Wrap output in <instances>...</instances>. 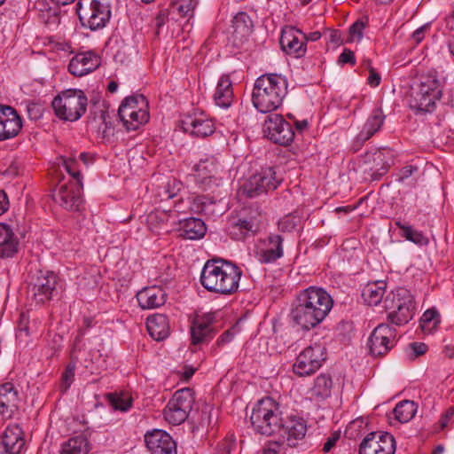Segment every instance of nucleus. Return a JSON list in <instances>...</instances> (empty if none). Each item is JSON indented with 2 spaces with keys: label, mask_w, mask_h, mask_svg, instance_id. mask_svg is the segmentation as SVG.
<instances>
[{
  "label": "nucleus",
  "mask_w": 454,
  "mask_h": 454,
  "mask_svg": "<svg viewBox=\"0 0 454 454\" xmlns=\"http://www.w3.org/2000/svg\"><path fill=\"white\" fill-rule=\"evenodd\" d=\"M333 305L331 295L323 288L309 286L299 293L291 309L293 322L309 331L327 317Z\"/></svg>",
  "instance_id": "nucleus-1"
},
{
  "label": "nucleus",
  "mask_w": 454,
  "mask_h": 454,
  "mask_svg": "<svg viewBox=\"0 0 454 454\" xmlns=\"http://www.w3.org/2000/svg\"><path fill=\"white\" fill-rule=\"evenodd\" d=\"M242 270L223 260H209L202 268L200 283L207 291L219 294H232L239 289Z\"/></svg>",
  "instance_id": "nucleus-2"
},
{
  "label": "nucleus",
  "mask_w": 454,
  "mask_h": 454,
  "mask_svg": "<svg viewBox=\"0 0 454 454\" xmlns=\"http://www.w3.org/2000/svg\"><path fill=\"white\" fill-rule=\"evenodd\" d=\"M287 80L277 74H262L255 80L252 102L261 113H270L278 109L287 95Z\"/></svg>",
  "instance_id": "nucleus-3"
},
{
  "label": "nucleus",
  "mask_w": 454,
  "mask_h": 454,
  "mask_svg": "<svg viewBox=\"0 0 454 454\" xmlns=\"http://www.w3.org/2000/svg\"><path fill=\"white\" fill-rule=\"evenodd\" d=\"M250 421L257 434L267 436L280 434L284 427L279 404L270 397L257 402L253 408Z\"/></svg>",
  "instance_id": "nucleus-4"
},
{
  "label": "nucleus",
  "mask_w": 454,
  "mask_h": 454,
  "mask_svg": "<svg viewBox=\"0 0 454 454\" xmlns=\"http://www.w3.org/2000/svg\"><path fill=\"white\" fill-rule=\"evenodd\" d=\"M388 311L387 319L391 324L402 325L412 319L415 313V301L411 292L403 287L391 291L383 301Z\"/></svg>",
  "instance_id": "nucleus-5"
},
{
  "label": "nucleus",
  "mask_w": 454,
  "mask_h": 454,
  "mask_svg": "<svg viewBox=\"0 0 454 454\" xmlns=\"http://www.w3.org/2000/svg\"><path fill=\"white\" fill-rule=\"evenodd\" d=\"M88 98L81 90H67L54 98L51 106L60 120L75 121L86 112Z\"/></svg>",
  "instance_id": "nucleus-6"
},
{
  "label": "nucleus",
  "mask_w": 454,
  "mask_h": 454,
  "mask_svg": "<svg viewBox=\"0 0 454 454\" xmlns=\"http://www.w3.org/2000/svg\"><path fill=\"white\" fill-rule=\"evenodd\" d=\"M112 0H79L77 13L83 27L90 30L104 27L111 17Z\"/></svg>",
  "instance_id": "nucleus-7"
},
{
  "label": "nucleus",
  "mask_w": 454,
  "mask_h": 454,
  "mask_svg": "<svg viewBox=\"0 0 454 454\" xmlns=\"http://www.w3.org/2000/svg\"><path fill=\"white\" fill-rule=\"evenodd\" d=\"M283 179L281 173L276 168L268 167L250 176L240 187V192L248 198H255L276 190Z\"/></svg>",
  "instance_id": "nucleus-8"
},
{
  "label": "nucleus",
  "mask_w": 454,
  "mask_h": 454,
  "mask_svg": "<svg viewBox=\"0 0 454 454\" xmlns=\"http://www.w3.org/2000/svg\"><path fill=\"white\" fill-rule=\"evenodd\" d=\"M194 403L193 393L190 388L175 392L164 409L165 419L173 425H180L186 420Z\"/></svg>",
  "instance_id": "nucleus-9"
},
{
  "label": "nucleus",
  "mask_w": 454,
  "mask_h": 454,
  "mask_svg": "<svg viewBox=\"0 0 454 454\" xmlns=\"http://www.w3.org/2000/svg\"><path fill=\"white\" fill-rule=\"evenodd\" d=\"M325 360V348L314 343L304 348L297 356L293 365L295 374L300 377L309 376L317 372Z\"/></svg>",
  "instance_id": "nucleus-10"
},
{
  "label": "nucleus",
  "mask_w": 454,
  "mask_h": 454,
  "mask_svg": "<svg viewBox=\"0 0 454 454\" xmlns=\"http://www.w3.org/2000/svg\"><path fill=\"white\" fill-rule=\"evenodd\" d=\"M58 277L52 271L36 270L30 277L28 294L37 303H43L53 296Z\"/></svg>",
  "instance_id": "nucleus-11"
},
{
  "label": "nucleus",
  "mask_w": 454,
  "mask_h": 454,
  "mask_svg": "<svg viewBox=\"0 0 454 454\" xmlns=\"http://www.w3.org/2000/svg\"><path fill=\"white\" fill-rule=\"evenodd\" d=\"M442 97L440 82L434 76H425L421 79L419 90L415 95V101L419 111L431 112L436 101Z\"/></svg>",
  "instance_id": "nucleus-12"
},
{
  "label": "nucleus",
  "mask_w": 454,
  "mask_h": 454,
  "mask_svg": "<svg viewBox=\"0 0 454 454\" xmlns=\"http://www.w3.org/2000/svg\"><path fill=\"white\" fill-rule=\"evenodd\" d=\"M397 341L396 330L387 324L379 325L371 333L368 345L374 356L386 355Z\"/></svg>",
  "instance_id": "nucleus-13"
},
{
  "label": "nucleus",
  "mask_w": 454,
  "mask_h": 454,
  "mask_svg": "<svg viewBox=\"0 0 454 454\" xmlns=\"http://www.w3.org/2000/svg\"><path fill=\"white\" fill-rule=\"evenodd\" d=\"M264 133L275 144L289 145L294 138L292 125L280 114H270L264 122Z\"/></svg>",
  "instance_id": "nucleus-14"
},
{
  "label": "nucleus",
  "mask_w": 454,
  "mask_h": 454,
  "mask_svg": "<svg viewBox=\"0 0 454 454\" xmlns=\"http://www.w3.org/2000/svg\"><path fill=\"white\" fill-rule=\"evenodd\" d=\"M396 442L387 432L369 433L361 442L359 454H395Z\"/></svg>",
  "instance_id": "nucleus-15"
},
{
  "label": "nucleus",
  "mask_w": 454,
  "mask_h": 454,
  "mask_svg": "<svg viewBox=\"0 0 454 454\" xmlns=\"http://www.w3.org/2000/svg\"><path fill=\"white\" fill-rule=\"evenodd\" d=\"M145 442L151 454H176V444L170 434L154 429L145 434Z\"/></svg>",
  "instance_id": "nucleus-16"
},
{
  "label": "nucleus",
  "mask_w": 454,
  "mask_h": 454,
  "mask_svg": "<svg viewBox=\"0 0 454 454\" xmlns=\"http://www.w3.org/2000/svg\"><path fill=\"white\" fill-rule=\"evenodd\" d=\"M52 196L53 200L62 207L77 211L82 204L81 184L78 183L63 184Z\"/></svg>",
  "instance_id": "nucleus-17"
},
{
  "label": "nucleus",
  "mask_w": 454,
  "mask_h": 454,
  "mask_svg": "<svg viewBox=\"0 0 454 454\" xmlns=\"http://www.w3.org/2000/svg\"><path fill=\"white\" fill-rule=\"evenodd\" d=\"M279 43L286 54L294 58L303 57L307 51L306 43L301 39V31L294 27L283 28Z\"/></svg>",
  "instance_id": "nucleus-18"
},
{
  "label": "nucleus",
  "mask_w": 454,
  "mask_h": 454,
  "mask_svg": "<svg viewBox=\"0 0 454 454\" xmlns=\"http://www.w3.org/2000/svg\"><path fill=\"white\" fill-rule=\"evenodd\" d=\"M365 163L371 164L369 169L372 172V180H379L394 164V153L389 148H383L372 153L366 154Z\"/></svg>",
  "instance_id": "nucleus-19"
},
{
  "label": "nucleus",
  "mask_w": 454,
  "mask_h": 454,
  "mask_svg": "<svg viewBox=\"0 0 454 454\" xmlns=\"http://www.w3.org/2000/svg\"><path fill=\"white\" fill-rule=\"evenodd\" d=\"M184 131L190 132L192 136L206 137L215 131V125L211 119L204 113H195L182 121Z\"/></svg>",
  "instance_id": "nucleus-20"
},
{
  "label": "nucleus",
  "mask_w": 454,
  "mask_h": 454,
  "mask_svg": "<svg viewBox=\"0 0 454 454\" xmlns=\"http://www.w3.org/2000/svg\"><path fill=\"white\" fill-rule=\"evenodd\" d=\"M254 222L249 219L244 211L228 216L227 231L232 239H245L249 232L254 231Z\"/></svg>",
  "instance_id": "nucleus-21"
},
{
  "label": "nucleus",
  "mask_w": 454,
  "mask_h": 454,
  "mask_svg": "<svg viewBox=\"0 0 454 454\" xmlns=\"http://www.w3.org/2000/svg\"><path fill=\"white\" fill-rule=\"evenodd\" d=\"M99 64V59L92 51L80 52L70 60L68 71L73 75L81 77L96 70Z\"/></svg>",
  "instance_id": "nucleus-22"
},
{
  "label": "nucleus",
  "mask_w": 454,
  "mask_h": 454,
  "mask_svg": "<svg viewBox=\"0 0 454 454\" xmlns=\"http://www.w3.org/2000/svg\"><path fill=\"white\" fill-rule=\"evenodd\" d=\"M21 129V121L11 106H0V141L15 137Z\"/></svg>",
  "instance_id": "nucleus-23"
},
{
  "label": "nucleus",
  "mask_w": 454,
  "mask_h": 454,
  "mask_svg": "<svg viewBox=\"0 0 454 454\" xmlns=\"http://www.w3.org/2000/svg\"><path fill=\"white\" fill-rule=\"evenodd\" d=\"M19 393L13 383L5 382L0 385V416L11 418L18 410Z\"/></svg>",
  "instance_id": "nucleus-24"
},
{
  "label": "nucleus",
  "mask_w": 454,
  "mask_h": 454,
  "mask_svg": "<svg viewBox=\"0 0 454 454\" xmlns=\"http://www.w3.org/2000/svg\"><path fill=\"white\" fill-rule=\"evenodd\" d=\"M284 239L278 234H270L264 240V247L257 252V257L262 263H272L284 254Z\"/></svg>",
  "instance_id": "nucleus-25"
},
{
  "label": "nucleus",
  "mask_w": 454,
  "mask_h": 454,
  "mask_svg": "<svg viewBox=\"0 0 454 454\" xmlns=\"http://www.w3.org/2000/svg\"><path fill=\"white\" fill-rule=\"evenodd\" d=\"M213 318L209 315L197 317L191 327L192 343L193 345L209 341L214 337Z\"/></svg>",
  "instance_id": "nucleus-26"
},
{
  "label": "nucleus",
  "mask_w": 454,
  "mask_h": 454,
  "mask_svg": "<svg viewBox=\"0 0 454 454\" xmlns=\"http://www.w3.org/2000/svg\"><path fill=\"white\" fill-rule=\"evenodd\" d=\"M139 306L143 309H156L166 301L165 292L158 286L145 287L137 294Z\"/></svg>",
  "instance_id": "nucleus-27"
},
{
  "label": "nucleus",
  "mask_w": 454,
  "mask_h": 454,
  "mask_svg": "<svg viewBox=\"0 0 454 454\" xmlns=\"http://www.w3.org/2000/svg\"><path fill=\"white\" fill-rule=\"evenodd\" d=\"M307 425L302 419H292L287 424L284 423L283 430L279 434L286 438L287 445L296 447L299 441L306 435Z\"/></svg>",
  "instance_id": "nucleus-28"
},
{
  "label": "nucleus",
  "mask_w": 454,
  "mask_h": 454,
  "mask_svg": "<svg viewBox=\"0 0 454 454\" xmlns=\"http://www.w3.org/2000/svg\"><path fill=\"white\" fill-rule=\"evenodd\" d=\"M19 240L12 228L4 223H0V257H12L18 252Z\"/></svg>",
  "instance_id": "nucleus-29"
},
{
  "label": "nucleus",
  "mask_w": 454,
  "mask_h": 454,
  "mask_svg": "<svg viewBox=\"0 0 454 454\" xmlns=\"http://www.w3.org/2000/svg\"><path fill=\"white\" fill-rule=\"evenodd\" d=\"M234 98L232 82L229 75H223L219 79L214 94V101L221 108L231 106Z\"/></svg>",
  "instance_id": "nucleus-30"
},
{
  "label": "nucleus",
  "mask_w": 454,
  "mask_h": 454,
  "mask_svg": "<svg viewBox=\"0 0 454 454\" xmlns=\"http://www.w3.org/2000/svg\"><path fill=\"white\" fill-rule=\"evenodd\" d=\"M1 441L9 454H19L25 445L22 429L17 425L7 427Z\"/></svg>",
  "instance_id": "nucleus-31"
},
{
  "label": "nucleus",
  "mask_w": 454,
  "mask_h": 454,
  "mask_svg": "<svg viewBox=\"0 0 454 454\" xmlns=\"http://www.w3.org/2000/svg\"><path fill=\"white\" fill-rule=\"evenodd\" d=\"M180 236L185 239H200L204 237L207 231L204 222L196 217H191L180 222Z\"/></svg>",
  "instance_id": "nucleus-32"
},
{
  "label": "nucleus",
  "mask_w": 454,
  "mask_h": 454,
  "mask_svg": "<svg viewBox=\"0 0 454 454\" xmlns=\"http://www.w3.org/2000/svg\"><path fill=\"white\" fill-rule=\"evenodd\" d=\"M146 327L151 337L158 341L164 340L169 334L168 317L162 314L148 317Z\"/></svg>",
  "instance_id": "nucleus-33"
},
{
  "label": "nucleus",
  "mask_w": 454,
  "mask_h": 454,
  "mask_svg": "<svg viewBox=\"0 0 454 454\" xmlns=\"http://www.w3.org/2000/svg\"><path fill=\"white\" fill-rule=\"evenodd\" d=\"M196 171L200 184L205 187H210V184L216 181L215 177L217 171L216 160L213 157L201 160L196 165Z\"/></svg>",
  "instance_id": "nucleus-34"
},
{
  "label": "nucleus",
  "mask_w": 454,
  "mask_h": 454,
  "mask_svg": "<svg viewBox=\"0 0 454 454\" xmlns=\"http://www.w3.org/2000/svg\"><path fill=\"white\" fill-rule=\"evenodd\" d=\"M385 115L380 108L372 110L371 115L364 123L363 129L358 134V139L366 141L378 132L384 123Z\"/></svg>",
  "instance_id": "nucleus-35"
},
{
  "label": "nucleus",
  "mask_w": 454,
  "mask_h": 454,
  "mask_svg": "<svg viewBox=\"0 0 454 454\" xmlns=\"http://www.w3.org/2000/svg\"><path fill=\"white\" fill-rule=\"evenodd\" d=\"M332 387L331 376L322 373L315 379L314 385L309 390L310 396L316 401H323L331 395Z\"/></svg>",
  "instance_id": "nucleus-36"
},
{
  "label": "nucleus",
  "mask_w": 454,
  "mask_h": 454,
  "mask_svg": "<svg viewBox=\"0 0 454 454\" xmlns=\"http://www.w3.org/2000/svg\"><path fill=\"white\" fill-rule=\"evenodd\" d=\"M91 445L83 434L69 438L62 443L60 454H89Z\"/></svg>",
  "instance_id": "nucleus-37"
},
{
  "label": "nucleus",
  "mask_w": 454,
  "mask_h": 454,
  "mask_svg": "<svg viewBox=\"0 0 454 454\" xmlns=\"http://www.w3.org/2000/svg\"><path fill=\"white\" fill-rule=\"evenodd\" d=\"M386 287L387 284L385 281L368 283L363 288L362 297L368 305H378L383 299L386 293Z\"/></svg>",
  "instance_id": "nucleus-38"
},
{
  "label": "nucleus",
  "mask_w": 454,
  "mask_h": 454,
  "mask_svg": "<svg viewBox=\"0 0 454 454\" xmlns=\"http://www.w3.org/2000/svg\"><path fill=\"white\" fill-rule=\"evenodd\" d=\"M148 102L145 96L137 95L126 98L121 104L118 110L119 119H125L130 117L133 113L137 111V108H147Z\"/></svg>",
  "instance_id": "nucleus-39"
},
{
  "label": "nucleus",
  "mask_w": 454,
  "mask_h": 454,
  "mask_svg": "<svg viewBox=\"0 0 454 454\" xmlns=\"http://www.w3.org/2000/svg\"><path fill=\"white\" fill-rule=\"evenodd\" d=\"M192 210L198 214L207 216H215L221 214L216 202L207 196H197L193 199Z\"/></svg>",
  "instance_id": "nucleus-40"
},
{
  "label": "nucleus",
  "mask_w": 454,
  "mask_h": 454,
  "mask_svg": "<svg viewBox=\"0 0 454 454\" xmlns=\"http://www.w3.org/2000/svg\"><path fill=\"white\" fill-rule=\"evenodd\" d=\"M253 22L246 12H239L232 20L233 35L236 38L242 40L247 38L252 32Z\"/></svg>",
  "instance_id": "nucleus-41"
},
{
  "label": "nucleus",
  "mask_w": 454,
  "mask_h": 454,
  "mask_svg": "<svg viewBox=\"0 0 454 454\" xmlns=\"http://www.w3.org/2000/svg\"><path fill=\"white\" fill-rule=\"evenodd\" d=\"M169 217V213L165 210L155 209L152 211L148 214L146 219L149 229L153 232L160 233L161 230L167 227Z\"/></svg>",
  "instance_id": "nucleus-42"
},
{
  "label": "nucleus",
  "mask_w": 454,
  "mask_h": 454,
  "mask_svg": "<svg viewBox=\"0 0 454 454\" xmlns=\"http://www.w3.org/2000/svg\"><path fill=\"white\" fill-rule=\"evenodd\" d=\"M416 411L417 406L413 401L403 400L395 405L393 412L399 422L405 423L414 417Z\"/></svg>",
  "instance_id": "nucleus-43"
},
{
  "label": "nucleus",
  "mask_w": 454,
  "mask_h": 454,
  "mask_svg": "<svg viewBox=\"0 0 454 454\" xmlns=\"http://www.w3.org/2000/svg\"><path fill=\"white\" fill-rule=\"evenodd\" d=\"M127 130H137L139 127L146 123L149 120V113L146 108H137L130 117L120 119Z\"/></svg>",
  "instance_id": "nucleus-44"
},
{
  "label": "nucleus",
  "mask_w": 454,
  "mask_h": 454,
  "mask_svg": "<svg viewBox=\"0 0 454 454\" xmlns=\"http://www.w3.org/2000/svg\"><path fill=\"white\" fill-rule=\"evenodd\" d=\"M196 2L194 0H173L172 9L177 12L181 17L192 16Z\"/></svg>",
  "instance_id": "nucleus-45"
},
{
  "label": "nucleus",
  "mask_w": 454,
  "mask_h": 454,
  "mask_svg": "<svg viewBox=\"0 0 454 454\" xmlns=\"http://www.w3.org/2000/svg\"><path fill=\"white\" fill-rule=\"evenodd\" d=\"M367 22L368 20L366 18L365 20L361 19L353 23L348 30L349 36L347 42L360 41L363 38V31L365 28Z\"/></svg>",
  "instance_id": "nucleus-46"
},
{
  "label": "nucleus",
  "mask_w": 454,
  "mask_h": 454,
  "mask_svg": "<svg viewBox=\"0 0 454 454\" xmlns=\"http://www.w3.org/2000/svg\"><path fill=\"white\" fill-rule=\"evenodd\" d=\"M402 230L403 237L406 239L419 245L427 243V239L421 232L412 229V227H402Z\"/></svg>",
  "instance_id": "nucleus-47"
},
{
  "label": "nucleus",
  "mask_w": 454,
  "mask_h": 454,
  "mask_svg": "<svg viewBox=\"0 0 454 454\" xmlns=\"http://www.w3.org/2000/svg\"><path fill=\"white\" fill-rule=\"evenodd\" d=\"M109 399L116 410L127 411L131 406V401L129 398H124L116 394H110Z\"/></svg>",
  "instance_id": "nucleus-48"
},
{
  "label": "nucleus",
  "mask_w": 454,
  "mask_h": 454,
  "mask_svg": "<svg viewBox=\"0 0 454 454\" xmlns=\"http://www.w3.org/2000/svg\"><path fill=\"white\" fill-rule=\"evenodd\" d=\"M439 317L440 316L435 309L426 310L421 317L422 328H425L430 323H433V326L436 325L440 322Z\"/></svg>",
  "instance_id": "nucleus-49"
},
{
  "label": "nucleus",
  "mask_w": 454,
  "mask_h": 454,
  "mask_svg": "<svg viewBox=\"0 0 454 454\" xmlns=\"http://www.w3.org/2000/svg\"><path fill=\"white\" fill-rule=\"evenodd\" d=\"M74 370H75V364H69L62 374V378H61L62 385L64 386L65 391L70 387V385L72 384V382L74 380Z\"/></svg>",
  "instance_id": "nucleus-50"
},
{
  "label": "nucleus",
  "mask_w": 454,
  "mask_h": 454,
  "mask_svg": "<svg viewBox=\"0 0 454 454\" xmlns=\"http://www.w3.org/2000/svg\"><path fill=\"white\" fill-rule=\"evenodd\" d=\"M338 63L341 65L350 64L354 66L356 64L354 52L351 50L345 48L341 54L339 56Z\"/></svg>",
  "instance_id": "nucleus-51"
},
{
  "label": "nucleus",
  "mask_w": 454,
  "mask_h": 454,
  "mask_svg": "<svg viewBox=\"0 0 454 454\" xmlns=\"http://www.w3.org/2000/svg\"><path fill=\"white\" fill-rule=\"evenodd\" d=\"M169 12L168 9L160 10L154 19L156 33L159 34L160 27L168 21Z\"/></svg>",
  "instance_id": "nucleus-52"
},
{
  "label": "nucleus",
  "mask_w": 454,
  "mask_h": 454,
  "mask_svg": "<svg viewBox=\"0 0 454 454\" xmlns=\"http://www.w3.org/2000/svg\"><path fill=\"white\" fill-rule=\"evenodd\" d=\"M27 114L32 120H38L42 116V108L39 105L31 103L27 106Z\"/></svg>",
  "instance_id": "nucleus-53"
},
{
  "label": "nucleus",
  "mask_w": 454,
  "mask_h": 454,
  "mask_svg": "<svg viewBox=\"0 0 454 454\" xmlns=\"http://www.w3.org/2000/svg\"><path fill=\"white\" fill-rule=\"evenodd\" d=\"M235 335V328H231L227 331H225L217 340L216 344L217 346H223L226 343H229L231 341Z\"/></svg>",
  "instance_id": "nucleus-54"
},
{
  "label": "nucleus",
  "mask_w": 454,
  "mask_h": 454,
  "mask_svg": "<svg viewBox=\"0 0 454 454\" xmlns=\"http://www.w3.org/2000/svg\"><path fill=\"white\" fill-rule=\"evenodd\" d=\"M418 167L416 166H411V165H409V166H405L403 167L401 170H400V173H399V177H398V181L399 182H403L404 181L405 179H407L408 177L411 176L412 174L414 172H417L418 171Z\"/></svg>",
  "instance_id": "nucleus-55"
},
{
  "label": "nucleus",
  "mask_w": 454,
  "mask_h": 454,
  "mask_svg": "<svg viewBox=\"0 0 454 454\" xmlns=\"http://www.w3.org/2000/svg\"><path fill=\"white\" fill-rule=\"evenodd\" d=\"M262 454H282V446L278 442H270L263 449Z\"/></svg>",
  "instance_id": "nucleus-56"
},
{
  "label": "nucleus",
  "mask_w": 454,
  "mask_h": 454,
  "mask_svg": "<svg viewBox=\"0 0 454 454\" xmlns=\"http://www.w3.org/2000/svg\"><path fill=\"white\" fill-rule=\"evenodd\" d=\"M340 438V434L335 432L330 437H328L327 441L325 442L323 446V451L325 453L329 452L333 447L336 444L337 441Z\"/></svg>",
  "instance_id": "nucleus-57"
},
{
  "label": "nucleus",
  "mask_w": 454,
  "mask_h": 454,
  "mask_svg": "<svg viewBox=\"0 0 454 454\" xmlns=\"http://www.w3.org/2000/svg\"><path fill=\"white\" fill-rule=\"evenodd\" d=\"M232 446L231 442L224 440L218 444L215 454H231Z\"/></svg>",
  "instance_id": "nucleus-58"
},
{
  "label": "nucleus",
  "mask_w": 454,
  "mask_h": 454,
  "mask_svg": "<svg viewBox=\"0 0 454 454\" xmlns=\"http://www.w3.org/2000/svg\"><path fill=\"white\" fill-rule=\"evenodd\" d=\"M410 348L416 356L424 355L427 350V346L422 342H412L410 344Z\"/></svg>",
  "instance_id": "nucleus-59"
},
{
  "label": "nucleus",
  "mask_w": 454,
  "mask_h": 454,
  "mask_svg": "<svg viewBox=\"0 0 454 454\" xmlns=\"http://www.w3.org/2000/svg\"><path fill=\"white\" fill-rule=\"evenodd\" d=\"M74 160L70 159L68 160H65V167H66V169L67 171L71 175L73 176L76 180L77 182L79 183L80 180V172L79 171H76L74 168Z\"/></svg>",
  "instance_id": "nucleus-60"
},
{
  "label": "nucleus",
  "mask_w": 454,
  "mask_h": 454,
  "mask_svg": "<svg viewBox=\"0 0 454 454\" xmlns=\"http://www.w3.org/2000/svg\"><path fill=\"white\" fill-rule=\"evenodd\" d=\"M367 81H368V84H370L371 86L376 87L380 82V76L373 68H370V75H369Z\"/></svg>",
  "instance_id": "nucleus-61"
},
{
  "label": "nucleus",
  "mask_w": 454,
  "mask_h": 454,
  "mask_svg": "<svg viewBox=\"0 0 454 454\" xmlns=\"http://www.w3.org/2000/svg\"><path fill=\"white\" fill-rule=\"evenodd\" d=\"M454 415V410L450 408L441 418L440 419V427L442 429L445 428L449 423V420Z\"/></svg>",
  "instance_id": "nucleus-62"
},
{
  "label": "nucleus",
  "mask_w": 454,
  "mask_h": 454,
  "mask_svg": "<svg viewBox=\"0 0 454 454\" xmlns=\"http://www.w3.org/2000/svg\"><path fill=\"white\" fill-rule=\"evenodd\" d=\"M425 30L426 26H422L412 33L411 38L415 43H419L423 40Z\"/></svg>",
  "instance_id": "nucleus-63"
},
{
  "label": "nucleus",
  "mask_w": 454,
  "mask_h": 454,
  "mask_svg": "<svg viewBox=\"0 0 454 454\" xmlns=\"http://www.w3.org/2000/svg\"><path fill=\"white\" fill-rule=\"evenodd\" d=\"M321 33L319 31L310 32L309 34H304L301 32V39L303 42L311 41L316 42L321 37Z\"/></svg>",
  "instance_id": "nucleus-64"
}]
</instances>
